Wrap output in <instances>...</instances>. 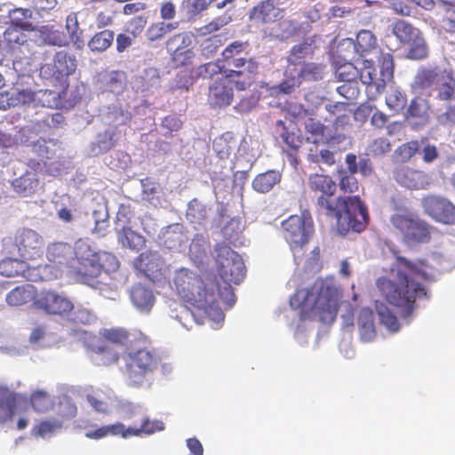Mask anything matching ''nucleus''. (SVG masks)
Listing matches in <instances>:
<instances>
[{
  "instance_id": "1",
  "label": "nucleus",
  "mask_w": 455,
  "mask_h": 455,
  "mask_svg": "<svg viewBox=\"0 0 455 455\" xmlns=\"http://www.w3.org/2000/svg\"><path fill=\"white\" fill-rule=\"evenodd\" d=\"M174 284L179 297L187 307L196 308L204 315L216 311L223 318V313L216 308L220 300L216 282H206L192 270L180 268L175 274Z\"/></svg>"
},
{
  "instance_id": "2",
  "label": "nucleus",
  "mask_w": 455,
  "mask_h": 455,
  "mask_svg": "<svg viewBox=\"0 0 455 455\" xmlns=\"http://www.w3.org/2000/svg\"><path fill=\"white\" fill-rule=\"evenodd\" d=\"M217 270L221 281H215L220 300L228 307L234 306L235 295L231 283L239 284L245 276V266L241 256L230 246L216 243Z\"/></svg>"
},
{
  "instance_id": "3",
  "label": "nucleus",
  "mask_w": 455,
  "mask_h": 455,
  "mask_svg": "<svg viewBox=\"0 0 455 455\" xmlns=\"http://www.w3.org/2000/svg\"><path fill=\"white\" fill-rule=\"evenodd\" d=\"M148 343L136 345L124 354V366L123 373L126 384L131 387L140 388L149 384V378L157 369L160 358L150 350Z\"/></svg>"
},
{
  "instance_id": "4",
  "label": "nucleus",
  "mask_w": 455,
  "mask_h": 455,
  "mask_svg": "<svg viewBox=\"0 0 455 455\" xmlns=\"http://www.w3.org/2000/svg\"><path fill=\"white\" fill-rule=\"evenodd\" d=\"M312 218L309 210L301 215H291L282 222L284 238L290 243L297 266L302 265L306 269L311 264L310 256L303 257L302 248L307 244L312 232Z\"/></svg>"
},
{
  "instance_id": "5",
  "label": "nucleus",
  "mask_w": 455,
  "mask_h": 455,
  "mask_svg": "<svg viewBox=\"0 0 455 455\" xmlns=\"http://www.w3.org/2000/svg\"><path fill=\"white\" fill-rule=\"evenodd\" d=\"M22 63L19 60H13V69L17 73L16 79H12L7 73V82L12 87L0 92V110H7L20 105L29 104V84L32 77L22 69Z\"/></svg>"
},
{
  "instance_id": "6",
  "label": "nucleus",
  "mask_w": 455,
  "mask_h": 455,
  "mask_svg": "<svg viewBox=\"0 0 455 455\" xmlns=\"http://www.w3.org/2000/svg\"><path fill=\"white\" fill-rule=\"evenodd\" d=\"M13 244L24 261L35 260L43 255L44 240L36 231L22 228L15 232Z\"/></svg>"
},
{
  "instance_id": "7",
  "label": "nucleus",
  "mask_w": 455,
  "mask_h": 455,
  "mask_svg": "<svg viewBox=\"0 0 455 455\" xmlns=\"http://www.w3.org/2000/svg\"><path fill=\"white\" fill-rule=\"evenodd\" d=\"M76 68V57L65 51H60L55 53L52 62L41 66L39 75L44 80L55 82L70 76Z\"/></svg>"
},
{
  "instance_id": "8",
  "label": "nucleus",
  "mask_w": 455,
  "mask_h": 455,
  "mask_svg": "<svg viewBox=\"0 0 455 455\" xmlns=\"http://www.w3.org/2000/svg\"><path fill=\"white\" fill-rule=\"evenodd\" d=\"M34 306L48 315H58L69 313L74 308L70 299L54 291H42L35 299Z\"/></svg>"
},
{
  "instance_id": "9",
  "label": "nucleus",
  "mask_w": 455,
  "mask_h": 455,
  "mask_svg": "<svg viewBox=\"0 0 455 455\" xmlns=\"http://www.w3.org/2000/svg\"><path fill=\"white\" fill-rule=\"evenodd\" d=\"M92 261L93 263L92 268H90V273L85 274L87 275L85 283L94 288H99L103 296L109 297L105 293L108 287H99L100 282L97 281V278L102 271L106 273L116 272L119 268V261L113 253L108 251L96 252V258L92 259Z\"/></svg>"
},
{
  "instance_id": "10",
  "label": "nucleus",
  "mask_w": 455,
  "mask_h": 455,
  "mask_svg": "<svg viewBox=\"0 0 455 455\" xmlns=\"http://www.w3.org/2000/svg\"><path fill=\"white\" fill-rule=\"evenodd\" d=\"M100 336L108 342L126 347V351L134 348L136 345L148 343V339L142 332L129 331L121 327L103 328Z\"/></svg>"
},
{
  "instance_id": "11",
  "label": "nucleus",
  "mask_w": 455,
  "mask_h": 455,
  "mask_svg": "<svg viewBox=\"0 0 455 455\" xmlns=\"http://www.w3.org/2000/svg\"><path fill=\"white\" fill-rule=\"evenodd\" d=\"M194 36L189 32L178 33L166 41V50L172 60L180 65H186L195 56L191 44Z\"/></svg>"
},
{
  "instance_id": "12",
  "label": "nucleus",
  "mask_w": 455,
  "mask_h": 455,
  "mask_svg": "<svg viewBox=\"0 0 455 455\" xmlns=\"http://www.w3.org/2000/svg\"><path fill=\"white\" fill-rule=\"evenodd\" d=\"M213 150L216 153V166L220 169H234L235 167L242 168L241 160H237L236 164L229 159L231 152L236 147V140L231 132H226L213 140Z\"/></svg>"
},
{
  "instance_id": "13",
  "label": "nucleus",
  "mask_w": 455,
  "mask_h": 455,
  "mask_svg": "<svg viewBox=\"0 0 455 455\" xmlns=\"http://www.w3.org/2000/svg\"><path fill=\"white\" fill-rule=\"evenodd\" d=\"M46 258L51 267L60 271L73 268V245L64 242L52 243L46 248Z\"/></svg>"
},
{
  "instance_id": "14",
  "label": "nucleus",
  "mask_w": 455,
  "mask_h": 455,
  "mask_svg": "<svg viewBox=\"0 0 455 455\" xmlns=\"http://www.w3.org/2000/svg\"><path fill=\"white\" fill-rule=\"evenodd\" d=\"M228 75L230 79L233 80L235 76H243L242 81H235L237 90H245L251 83L252 76L257 73L259 65L250 57H239L234 60L233 63L228 67Z\"/></svg>"
},
{
  "instance_id": "15",
  "label": "nucleus",
  "mask_w": 455,
  "mask_h": 455,
  "mask_svg": "<svg viewBox=\"0 0 455 455\" xmlns=\"http://www.w3.org/2000/svg\"><path fill=\"white\" fill-rule=\"evenodd\" d=\"M348 46L351 47L356 56L353 57L352 60L355 62L360 61V60L379 58V48L377 45V40L375 36L369 30H362L357 36L355 41H349Z\"/></svg>"
},
{
  "instance_id": "16",
  "label": "nucleus",
  "mask_w": 455,
  "mask_h": 455,
  "mask_svg": "<svg viewBox=\"0 0 455 455\" xmlns=\"http://www.w3.org/2000/svg\"><path fill=\"white\" fill-rule=\"evenodd\" d=\"M233 83L228 76L219 77L209 85L208 102L213 107H226L230 105L233 97Z\"/></svg>"
},
{
  "instance_id": "17",
  "label": "nucleus",
  "mask_w": 455,
  "mask_h": 455,
  "mask_svg": "<svg viewBox=\"0 0 455 455\" xmlns=\"http://www.w3.org/2000/svg\"><path fill=\"white\" fill-rule=\"evenodd\" d=\"M74 250V261L78 262L77 267H74L73 272L76 273L78 279L85 283L87 275L85 274L90 273V268L92 266V259L96 258V252H94L90 245L82 240L77 241L73 246Z\"/></svg>"
},
{
  "instance_id": "18",
  "label": "nucleus",
  "mask_w": 455,
  "mask_h": 455,
  "mask_svg": "<svg viewBox=\"0 0 455 455\" xmlns=\"http://www.w3.org/2000/svg\"><path fill=\"white\" fill-rule=\"evenodd\" d=\"M374 64L375 60L372 57L362 60V67L359 69L358 76L362 83L367 86L368 92L373 94L372 97L380 94L386 87L385 78L377 77Z\"/></svg>"
},
{
  "instance_id": "19",
  "label": "nucleus",
  "mask_w": 455,
  "mask_h": 455,
  "mask_svg": "<svg viewBox=\"0 0 455 455\" xmlns=\"http://www.w3.org/2000/svg\"><path fill=\"white\" fill-rule=\"evenodd\" d=\"M404 118L415 127L424 126L430 119V104L427 100L416 96L409 103Z\"/></svg>"
},
{
  "instance_id": "20",
  "label": "nucleus",
  "mask_w": 455,
  "mask_h": 455,
  "mask_svg": "<svg viewBox=\"0 0 455 455\" xmlns=\"http://www.w3.org/2000/svg\"><path fill=\"white\" fill-rule=\"evenodd\" d=\"M132 414L137 417L140 426L129 427L124 426V439L132 436H141L142 435H149L164 429V423L162 420L150 419L143 411H134Z\"/></svg>"
},
{
  "instance_id": "21",
  "label": "nucleus",
  "mask_w": 455,
  "mask_h": 455,
  "mask_svg": "<svg viewBox=\"0 0 455 455\" xmlns=\"http://www.w3.org/2000/svg\"><path fill=\"white\" fill-rule=\"evenodd\" d=\"M35 39L38 46L48 45L62 47L68 44V38L64 32L52 25H43L36 28Z\"/></svg>"
},
{
  "instance_id": "22",
  "label": "nucleus",
  "mask_w": 455,
  "mask_h": 455,
  "mask_svg": "<svg viewBox=\"0 0 455 455\" xmlns=\"http://www.w3.org/2000/svg\"><path fill=\"white\" fill-rule=\"evenodd\" d=\"M290 306L298 311L301 321L311 320L313 314V290L298 289L290 299Z\"/></svg>"
},
{
  "instance_id": "23",
  "label": "nucleus",
  "mask_w": 455,
  "mask_h": 455,
  "mask_svg": "<svg viewBox=\"0 0 455 455\" xmlns=\"http://www.w3.org/2000/svg\"><path fill=\"white\" fill-rule=\"evenodd\" d=\"M283 16V10L275 0H267L256 5L251 12V19L260 23H272Z\"/></svg>"
},
{
  "instance_id": "24",
  "label": "nucleus",
  "mask_w": 455,
  "mask_h": 455,
  "mask_svg": "<svg viewBox=\"0 0 455 455\" xmlns=\"http://www.w3.org/2000/svg\"><path fill=\"white\" fill-rule=\"evenodd\" d=\"M98 84L102 93L109 92L119 96L126 87V76L119 71L105 72L100 75Z\"/></svg>"
},
{
  "instance_id": "25",
  "label": "nucleus",
  "mask_w": 455,
  "mask_h": 455,
  "mask_svg": "<svg viewBox=\"0 0 455 455\" xmlns=\"http://www.w3.org/2000/svg\"><path fill=\"white\" fill-rule=\"evenodd\" d=\"M37 291L34 285L26 283L16 286L5 296V301L10 307H21L29 302H35Z\"/></svg>"
},
{
  "instance_id": "26",
  "label": "nucleus",
  "mask_w": 455,
  "mask_h": 455,
  "mask_svg": "<svg viewBox=\"0 0 455 455\" xmlns=\"http://www.w3.org/2000/svg\"><path fill=\"white\" fill-rule=\"evenodd\" d=\"M130 298L133 306L140 312H149L155 303L153 291L141 283L134 284L132 287Z\"/></svg>"
},
{
  "instance_id": "27",
  "label": "nucleus",
  "mask_w": 455,
  "mask_h": 455,
  "mask_svg": "<svg viewBox=\"0 0 455 455\" xmlns=\"http://www.w3.org/2000/svg\"><path fill=\"white\" fill-rule=\"evenodd\" d=\"M116 134L114 127L108 128L105 132H100L95 140L86 148L87 155L96 156L111 149L116 141Z\"/></svg>"
},
{
  "instance_id": "28",
  "label": "nucleus",
  "mask_w": 455,
  "mask_h": 455,
  "mask_svg": "<svg viewBox=\"0 0 455 455\" xmlns=\"http://www.w3.org/2000/svg\"><path fill=\"white\" fill-rule=\"evenodd\" d=\"M29 94L31 99L29 104L42 106L50 108H60L63 107V101L60 92L51 90H40L34 92L29 84Z\"/></svg>"
},
{
  "instance_id": "29",
  "label": "nucleus",
  "mask_w": 455,
  "mask_h": 455,
  "mask_svg": "<svg viewBox=\"0 0 455 455\" xmlns=\"http://www.w3.org/2000/svg\"><path fill=\"white\" fill-rule=\"evenodd\" d=\"M134 267L148 277L156 276L161 268L160 256L156 252H142L135 259Z\"/></svg>"
},
{
  "instance_id": "30",
  "label": "nucleus",
  "mask_w": 455,
  "mask_h": 455,
  "mask_svg": "<svg viewBox=\"0 0 455 455\" xmlns=\"http://www.w3.org/2000/svg\"><path fill=\"white\" fill-rule=\"evenodd\" d=\"M444 73L445 71H441L437 68H422L415 76V87L419 90L430 89L439 84Z\"/></svg>"
},
{
  "instance_id": "31",
  "label": "nucleus",
  "mask_w": 455,
  "mask_h": 455,
  "mask_svg": "<svg viewBox=\"0 0 455 455\" xmlns=\"http://www.w3.org/2000/svg\"><path fill=\"white\" fill-rule=\"evenodd\" d=\"M17 406V395L7 388L0 387V424L12 419Z\"/></svg>"
},
{
  "instance_id": "32",
  "label": "nucleus",
  "mask_w": 455,
  "mask_h": 455,
  "mask_svg": "<svg viewBox=\"0 0 455 455\" xmlns=\"http://www.w3.org/2000/svg\"><path fill=\"white\" fill-rule=\"evenodd\" d=\"M12 186L20 196H29L37 190L39 180L35 177V172H24L12 181Z\"/></svg>"
},
{
  "instance_id": "33",
  "label": "nucleus",
  "mask_w": 455,
  "mask_h": 455,
  "mask_svg": "<svg viewBox=\"0 0 455 455\" xmlns=\"http://www.w3.org/2000/svg\"><path fill=\"white\" fill-rule=\"evenodd\" d=\"M210 243L202 235H196L188 248V257L195 265H203L207 259Z\"/></svg>"
},
{
  "instance_id": "34",
  "label": "nucleus",
  "mask_w": 455,
  "mask_h": 455,
  "mask_svg": "<svg viewBox=\"0 0 455 455\" xmlns=\"http://www.w3.org/2000/svg\"><path fill=\"white\" fill-rule=\"evenodd\" d=\"M10 26H14L23 31L35 30V26L29 21L33 18V11L28 8H13L8 11Z\"/></svg>"
},
{
  "instance_id": "35",
  "label": "nucleus",
  "mask_w": 455,
  "mask_h": 455,
  "mask_svg": "<svg viewBox=\"0 0 455 455\" xmlns=\"http://www.w3.org/2000/svg\"><path fill=\"white\" fill-rule=\"evenodd\" d=\"M22 31L14 26H9L3 33L0 42L9 53L13 52L27 42L26 35Z\"/></svg>"
},
{
  "instance_id": "36",
  "label": "nucleus",
  "mask_w": 455,
  "mask_h": 455,
  "mask_svg": "<svg viewBox=\"0 0 455 455\" xmlns=\"http://www.w3.org/2000/svg\"><path fill=\"white\" fill-rule=\"evenodd\" d=\"M325 109L331 115L335 116L333 126L336 129H343L349 124L352 110L347 103L336 102L334 104H327Z\"/></svg>"
},
{
  "instance_id": "37",
  "label": "nucleus",
  "mask_w": 455,
  "mask_h": 455,
  "mask_svg": "<svg viewBox=\"0 0 455 455\" xmlns=\"http://www.w3.org/2000/svg\"><path fill=\"white\" fill-rule=\"evenodd\" d=\"M118 242L124 246L132 250L139 251L145 245V238L130 227H124L118 231Z\"/></svg>"
},
{
  "instance_id": "38",
  "label": "nucleus",
  "mask_w": 455,
  "mask_h": 455,
  "mask_svg": "<svg viewBox=\"0 0 455 455\" xmlns=\"http://www.w3.org/2000/svg\"><path fill=\"white\" fill-rule=\"evenodd\" d=\"M280 180V172H259L252 180V188L257 192L267 193Z\"/></svg>"
},
{
  "instance_id": "39",
  "label": "nucleus",
  "mask_w": 455,
  "mask_h": 455,
  "mask_svg": "<svg viewBox=\"0 0 455 455\" xmlns=\"http://www.w3.org/2000/svg\"><path fill=\"white\" fill-rule=\"evenodd\" d=\"M243 230L240 227V222L236 220L232 219L228 221L222 228V235L224 241L220 243L226 245H232L237 247L243 244L241 241Z\"/></svg>"
},
{
  "instance_id": "40",
  "label": "nucleus",
  "mask_w": 455,
  "mask_h": 455,
  "mask_svg": "<svg viewBox=\"0 0 455 455\" xmlns=\"http://www.w3.org/2000/svg\"><path fill=\"white\" fill-rule=\"evenodd\" d=\"M124 425L121 422H116L111 425L101 426L95 430L87 431L85 437L92 440H100L109 435H120L124 438Z\"/></svg>"
},
{
  "instance_id": "41",
  "label": "nucleus",
  "mask_w": 455,
  "mask_h": 455,
  "mask_svg": "<svg viewBox=\"0 0 455 455\" xmlns=\"http://www.w3.org/2000/svg\"><path fill=\"white\" fill-rule=\"evenodd\" d=\"M179 27V22L157 21L152 23L146 31V37L149 42H156L163 39L164 36Z\"/></svg>"
},
{
  "instance_id": "42",
  "label": "nucleus",
  "mask_w": 455,
  "mask_h": 455,
  "mask_svg": "<svg viewBox=\"0 0 455 455\" xmlns=\"http://www.w3.org/2000/svg\"><path fill=\"white\" fill-rule=\"evenodd\" d=\"M27 264L23 259L6 258L0 261V275L6 277L23 275Z\"/></svg>"
},
{
  "instance_id": "43",
  "label": "nucleus",
  "mask_w": 455,
  "mask_h": 455,
  "mask_svg": "<svg viewBox=\"0 0 455 455\" xmlns=\"http://www.w3.org/2000/svg\"><path fill=\"white\" fill-rule=\"evenodd\" d=\"M393 33L403 44H408L420 34L418 28H414L411 23L403 20H398L395 22L393 26Z\"/></svg>"
},
{
  "instance_id": "44",
  "label": "nucleus",
  "mask_w": 455,
  "mask_h": 455,
  "mask_svg": "<svg viewBox=\"0 0 455 455\" xmlns=\"http://www.w3.org/2000/svg\"><path fill=\"white\" fill-rule=\"evenodd\" d=\"M113 31L106 29L95 34L88 42V47L93 52H103L110 47L114 41Z\"/></svg>"
},
{
  "instance_id": "45",
  "label": "nucleus",
  "mask_w": 455,
  "mask_h": 455,
  "mask_svg": "<svg viewBox=\"0 0 455 455\" xmlns=\"http://www.w3.org/2000/svg\"><path fill=\"white\" fill-rule=\"evenodd\" d=\"M56 414L57 417L55 419L60 420L64 427L67 422L76 418L77 407L70 398L65 396L60 400Z\"/></svg>"
},
{
  "instance_id": "46",
  "label": "nucleus",
  "mask_w": 455,
  "mask_h": 455,
  "mask_svg": "<svg viewBox=\"0 0 455 455\" xmlns=\"http://www.w3.org/2000/svg\"><path fill=\"white\" fill-rule=\"evenodd\" d=\"M30 404L37 412H46L53 406L51 395L44 390L34 391L30 395Z\"/></svg>"
},
{
  "instance_id": "47",
  "label": "nucleus",
  "mask_w": 455,
  "mask_h": 455,
  "mask_svg": "<svg viewBox=\"0 0 455 455\" xmlns=\"http://www.w3.org/2000/svg\"><path fill=\"white\" fill-rule=\"evenodd\" d=\"M386 105L395 115L399 114L407 105V96L398 89H391L386 95Z\"/></svg>"
},
{
  "instance_id": "48",
  "label": "nucleus",
  "mask_w": 455,
  "mask_h": 455,
  "mask_svg": "<svg viewBox=\"0 0 455 455\" xmlns=\"http://www.w3.org/2000/svg\"><path fill=\"white\" fill-rule=\"evenodd\" d=\"M104 121L108 125H121L124 124L130 119V113L122 109L120 106L113 105L108 107L103 114Z\"/></svg>"
},
{
  "instance_id": "49",
  "label": "nucleus",
  "mask_w": 455,
  "mask_h": 455,
  "mask_svg": "<svg viewBox=\"0 0 455 455\" xmlns=\"http://www.w3.org/2000/svg\"><path fill=\"white\" fill-rule=\"evenodd\" d=\"M41 130L40 124H32L21 128L15 135L14 143L33 146L37 140L36 137Z\"/></svg>"
},
{
  "instance_id": "50",
  "label": "nucleus",
  "mask_w": 455,
  "mask_h": 455,
  "mask_svg": "<svg viewBox=\"0 0 455 455\" xmlns=\"http://www.w3.org/2000/svg\"><path fill=\"white\" fill-rule=\"evenodd\" d=\"M407 57L411 60H422L427 57L428 48L421 33L408 43Z\"/></svg>"
},
{
  "instance_id": "51",
  "label": "nucleus",
  "mask_w": 455,
  "mask_h": 455,
  "mask_svg": "<svg viewBox=\"0 0 455 455\" xmlns=\"http://www.w3.org/2000/svg\"><path fill=\"white\" fill-rule=\"evenodd\" d=\"M65 27L73 44L76 48H82L84 46V40L82 38L83 33L82 30L79 29L77 14L76 12L68 15Z\"/></svg>"
},
{
  "instance_id": "52",
  "label": "nucleus",
  "mask_w": 455,
  "mask_h": 455,
  "mask_svg": "<svg viewBox=\"0 0 455 455\" xmlns=\"http://www.w3.org/2000/svg\"><path fill=\"white\" fill-rule=\"evenodd\" d=\"M419 150L418 140H411L399 146L394 152L395 161L405 163L411 159Z\"/></svg>"
},
{
  "instance_id": "53",
  "label": "nucleus",
  "mask_w": 455,
  "mask_h": 455,
  "mask_svg": "<svg viewBox=\"0 0 455 455\" xmlns=\"http://www.w3.org/2000/svg\"><path fill=\"white\" fill-rule=\"evenodd\" d=\"M62 427L63 426L60 420L56 419L55 418H51L40 421L33 427L32 432L34 435L44 438L61 429Z\"/></svg>"
},
{
  "instance_id": "54",
  "label": "nucleus",
  "mask_w": 455,
  "mask_h": 455,
  "mask_svg": "<svg viewBox=\"0 0 455 455\" xmlns=\"http://www.w3.org/2000/svg\"><path fill=\"white\" fill-rule=\"evenodd\" d=\"M437 99L440 100H450L455 93V79L450 74L445 72L439 81Z\"/></svg>"
},
{
  "instance_id": "55",
  "label": "nucleus",
  "mask_w": 455,
  "mask_h": 455,
  "mask_svg": "<svg viewBox=\"0 0 455 455\" xmlns=\"http://www.w3.org/2000/svg\"><path fill=\"white\" fill-rule=\"evenodd\" d=\"M351 60L345 61L338 66L335 75L339 81L349 82L357 81L359 76V68Z\"/></svg>"
},
{
  "instance_id": "56",
  "label": "nucleus",
  "mask_w": 455,
  "mask_h": 455,
  "mask_svg": "<svg viewBox=\"0 0 455 455\" xmlns=\"http://www.w3.org/2000/svg\"><path fill=\"white\" fill-rule=\"evenodd\" d=\"M337 92L347 100L345 103H347L348 106L355 104L360 96L358 81L343 82V84L337 88Z\"/></svg>"
},
{
  "instance_id": "57",
  "label": "nucleus",
  "mask_w": 455,
  "mask_h": 455,
  "mask_svg": "<svg viewBox=\"0 0 455 455\" xmlns=\"http://www.w3.org/2000/svg\"><path fill=\"white\" fill-rule=\"evenodd\" d=\"M207 8L205 0H183L180 5V12L190 20Z\"/></svg>"
},
{
  "instance_id": "58",
  "label": "nucleus",
  "mask_w": 455,
  "mask_h": 455,
  "mask_svg": "<svg viewBox=\"0 0 455 455\" xmlns=\"http://www.w3.org/2000/svg\"><path fill=\"white\" fill-rule=\"evenodd\" d=\"M98 364L108 366L116 364L120 359L119 353L108 347H99L95 349Z\"/></svg>"
},
{
  "instance_id": "59",
  "label": "nucleus",
  "mask_w": 455,
  "mask_h": 455,
  "mask_svg": "<svg viewBox=\"0 0 455 455\" xmlns=\"http://www.w3.org/2000/svg\"><path fill=\"white\" fill-rule=\"evenodd\" d=\"M71 312L69 320L75 324L89 325L96 320L92 311L82 306L74 307Z\"/></svg>"
},
{
  "instance_id": "60",
  "label": "nucleus",
  "mask_w": 455,
  "mask_h": 455,
  "mask_svg": "<svg viewBox=\"0 0 455 455\" xmlns=\"http://www.w3.org/2000/svg\"><path fill=\"white\" fill-rule=\"evenodd\" d=\"M276 132L279 133L282 141L289 148L295 149L299 147L301 143L299 137L296 136L293 132H288L282 120L276 122Z\"/></svg>"
},
{
  "instance_id": "61",
  "label": "nucleus",
  "mask_w": 455,
  "mask_h": 455,
  "mask_svg": "<svg viewBox=\"0 0 455 455\" xmlns=\"http://www.w3.org/2000/svg\"><path fill=\"white\" fill-rule=\"evenodd\" d=\"M56 146L57 140H46L44 139H39L33 144L32 149L38 156L50 158V156L54 154Z\"/></svg>"
},
{
  "instance_id": "62",
  "label": "nucleus",
  "mask_w": 455,
  "mask_h": 455,
  "mask_svg": "<svg viewBox=\"0 0 455 455\" xmlns=\"http://www.w3.org/2000/svg\"><path fill=\"white\" fill-rule=\"evenodd\" d=\"M245 48V44L241 41H235L228 44L225 50L222 52V56L228 67L233 63L234 60H237L240 54Z\"/></svg>"
},
{
  "instance_id": "63",
  "label": "nucleus",
  "mask_w": 455,
  "mask_h": 455,
  "mask_svg": "<svg viewBox=\"0 0 455 455\" xmlns=\"http://www.w3.org/2000/svg\"><path fill=\"white\" fill-rule=\"evenodd\" d=\"M374 60L380 62V77L385 78V82L391 79L394 71L393 56L390 53H381L379 50V58H374Z\"/></svg>"
},
{
  "instance_id": "64",
  "label": "nucleus",
  "mask_w": 455,
  "mask_h": 455,
  "mask_svg": "<svg viewBox=\"0 0 455 455\" xmlns=\"http://www.w3.org/2000/svg\"><path fill=\"white\" fill-rule=\"evenodd\" d=\"M313 54V47L311 43L305 42L301 44L295 45L292 48L291 54L289 57V61L293 64L300 63L301 59L311 57Z\"/></svg>"
}]
</instances>
